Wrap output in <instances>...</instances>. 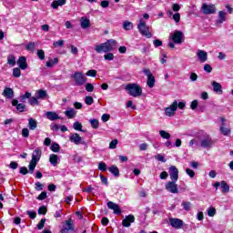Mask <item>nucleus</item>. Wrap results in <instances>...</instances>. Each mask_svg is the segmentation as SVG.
<instances>
[{"mask_svg": "<svg viewBox=\"0 0 233 233\" xmlns=\"http://www.w3.org/2000/svg\"><path fill=\"white\" fill-rule=\"evenodd\" d=\"M199 145L202 147V148H212L214 141L210 137L206 136L203 138H200Z\"/></svg>", "mask_w": 233, "mask_h": 233, "instance_id": "nucleus-10", "label": "nucleus"}, {"mask_svg": "<svg viewBox=\"0 0 233 233\" xmlns=\"http://www.w3.org/2000/svg\"><path fill=\"white\" fill-rule=\"evenodd\" d=\"M37 56H38L39 59H41V61H43V59H45V51L43 49L38 50Z\"/></svg>", "mask_w": 233, "mask_h": 233, "instance_id": "nucleus-59", "label": "nucleus"}, {"mask_svg": "<svg viewBox=\"0 0 233 233\" xmlns=\"http://www.w3.org/2000/svg\"><path fill=\"white\" fill-rule=\"evenodd\" d=\"M204 71L207 72L208 74H210L212 72V66H210L209 64H205Z\"/></svg>", "mask_w": 233, "mask_h": 233, "instance_id": "nucleus-54", "label": "nucleus"}, {"mask_svg": "<svg viewBox=\"0 0 233 233\" xmlns=\"http://www.w3.org/2000/svg\"><path fill=\"white\" fill-rule=\"evenodd\" d=\"M37 199L39 201H43V199H46V191H43L38 197Z\"/></svg>", "mask_w": 233, "mask_h": 233, "instance_id": "nucleus-62", "label": "nucleus"}, {"mask_svg": "<svg viewBox=\"0 0 233 233\" xmlns=\"http://www.w3.org/2000/svg\"><path fill=\"white\" fill-rule=\"evenodd\" d=\"M169 223L173 228H181L183 227V220L179 218H170Z\"/></svg>", "mask_w": 233, "mask_h": 233, "instance_id": "nucleus-20", "label": "nucleus"}, {"mask_svg": "<svg viewBox=\"0 0 233 233\" xmlns=\"http://www.w3.org/2000/svg\"><path fill=\"white\" fill-rule=\"evenodd\" d=\"M181 207L183 208V210H186V212H188L190 208H192V203L188 201H182Z\"/></svg>", "mask_w": 233, "mask_h": 233, "instance_id": "nucleus-34", "label": "nucleus"}, {"mask_svg": "<svg viewBox=\"0 0 233 233\" xmlns=\"http://www.w3.org/2000/svg\"><path fill=\"white\" fill-rule=\"evenodd\" d=\"M106 168H108L107 166H106V163L100 162L98 164V170H101L102 172H105V170H106Z\"/></svg>", "mask_w": 233, "mask_h": 233, "instance_id": "nucleus-49", "label": "nucleus"}, {"mask_svg": "<svg viewBox=\"0 0 233 233\" xmlns=\"http://www.w3.org/2000/svg\"><path fill=\"white\" fill-rule=\"evenodd\" d=\"M64 46H65V41L64 40H58V41L53 43V46H55V48H57V46L59 48H61Z\"/></svg>", "mask_w": 233, "mask_h": 233, "instance_id": "nucleus-45", "label": "nucleus"}, {"mask_svg": "<svg viewBox=\"0 0 233 233\" xmlns=\"http://www.w3.org/2000/svg\"><path fill=\"white\" fill-rule=\"evenodd\" d=\"M220 187L222 188V192L225 194L227 192H230V187L227 184V181L223 180L220 182Z\"/></svg>", "mask_w": 233, "mask_h": 233, "instance_id": "nucleus-32", "label": "nucleus"}, {"mask_svg": "<svg viewBox=\"0 0 233 233\" xmlns=\"http://www.w3.org/2000/svg\"><path fill=\"white\" fill-rule=\"evenodd\" d=\"M26 108V106L23 105V104H18L16 106V110L18 112H25V109Z\"/></svg>", "mask_w": 233, "mask_h": 233, "instance_id": "nucleus-60", "label": "nucleus"}, {"mask_svg": "<svg viewBox=\"0 0 233 233\" xmlns=\"http://www.w3.org/2000/svg\"><path fill=\"white\" fill-rule=\"evenodd\" d=\"M142 72L147 77V86L149 88H154L156 85V76H154V75L152 74V71H150V69L148 68H144Z\"/></svg>", "mask_w": 233, "mask_h": 233, "instance_id": "nucleus-6", "label": "nucleus"}, {"mask_svg": "<svg viewBox=\"0 0 233 233\" xmlns=\"http://www.w3.org/2000/svg\"><path fill=\"white\" fill-rule=\"evenodd\" d=\"M68 230H74V220L68 219L65 222L61 233H67Z\"/></svg>", "mask_w": 233, "mask_h": 233, "instance_id": "nucleus-15", "label": "nucleus"}, {"mask_svg": "<svg viewBox=\"0 0 233 233\" xmlns=\"http://www.w3.org/2000/svg\"><path fill=\"white\" fill-rule=\"evenodd\" d=\"M14 77H21V69L20 67H15L13 69Z\"/></svg>", "mask_w": 233, "mask_h": 233, "instance_id": "nucleus-44", "label": "nucleus"}, {"mask_svg": "<svg viewBox=\"0 0 233 233\" xmlns=\"http://www.w3.org/2000/svg\"><path fill=\"white\" fill-rule=\"evenodd\" d=\"M59 63V59L57 57L54 58L53 60H48L46 62V66L47 68H52L55 65H57Z\"/></svg>", "mask_w": 233, "mask_h": 233, "instance_id": "nucleus-31", "label": "nucleus"}, {"mask_svg": "<svg viewBox=\"0 0 233 233\" xmlns=\"http://www.w3.org/2000/svg\"><path fill=\"white\" fill-rule=\"evenodd\" d=\"M196 56L199 63H207L208 61V53H207L205 50L198 49Z\"/></svg>", "mask_w": 233, "mask_h": 233, "instance_id": "nucleus-12", "label": "nucleus"}, {"mask_svg": "<svg viewBox=\"0 0 233 233\" xmlns=\"http://www.w3.org/2000/svg\"><path fill=\"white\" fill-rule=\"evenodd\" d=\"M186 174L189 176V177H194V176H196V172L190 168L186 169Z\"/></svg>", "mask_w": 233, "mask_h": 233, "instance_id": "nucleus-57", "label": "nucleus"}, {"mask_svg": "<svg viewBox=\"0 0 233 233\" xmlns=\"http://www.w3.org/2000/svg\"><path fill=\"white\" fill-rule=\"evenodd\" d=\"M50 148L52 152H59L61 150V147L57 143H53Z\"/></svg>", "mask_w": 233, "mask_h": 233, "instance_id": "nucleus-42", "label": "nucleus"}, {"mask_svg": "<svg viewBox=\"0 0 233 233\" xmlns=\"http://www.w3.org/2000/svg\"><path fill=\"white\" fill-rule=\"evenodd\" d=\"M66 117H67L68 119H74V117H76V109L72 108V107H69L67 108V110H66L64 112Z\"/></svg>", "mask_w": 233, "mask_h": 233, "instance_id": "nucleus-24", "label": "nucleus"}, {"mask_svg": "<svg viewBox=\"0 0 233 233\" xmlns=\"http://www.w3.org/2000/svg\"><path fill=\"white\" fill-rule=\"evenodd\" d=\"M198 100H193L190 104L191 110H196L198 108Z\"/></svg>", "mask_w": 233, "mask_h": 233, "instance_id": "nucleus-61", "label": "nucleus"}, {"mask_svg": "<svg viewBox=\"0 0 233 233\" xmlns=\"http://www.w3.org/2000/svg\"><path fill=\"white\" fill-rule=\"evenodd\" d=\"M138 32H140L141 35H145L147 39H150L152 37V33H150V29L148 26H147V22L143 20V18L139 19L138 25H137Z\"/></svg>", "mask_w": 233, "mask_h": 233, "instance_id": "nucleus-5", "label": "nucleus"}, {"mask_svg": "<svg viewBox=\"0 0 233 233\" xmlns=\"http://www.w3.org/2000/svg\"><path fill=\"white\" fill-rule=\"evenodd\" d=\"M201 11L205 15H211L216 14V5L214 4H202Z\"/></svg>", "mask_w": 233, "mask_h": 233, "instance_id": "nucleus-8", "label": "nucleus"}, {"mask_svg": "<svg viewBox=\"0 0 233 233\" xmlns=\"http://www.w3.org/2000/svg\"><path fill=\"white\" fill-rule=\"evenodd\" d=\"M17 65L21 70H26L28 68V64H26V57L20 56L17 60Z\"/></svg>", "mask_w": 233, "mask_h": 233, "instance_id": "nucleus-22", "label": "nucleus"}, {"mask_svg": "<svg viewBox=\"0 0 233 233\" xmlns=\"http://www.w3.org/2000/svg\"><path fill=\"white\" fill-rule=\"evenodd\" d=\"M46 211H47L46 207L43 206V207L39 208L38 214H40V215L43 214L45 216V214H46Z\"/></svg>", "mask_w": 233, "mask_h": 233, "instance_id": "nucleus-63", "label": "nucleus"}, {"mask_svg": "<svg viewBox=\"0 0 233 233\" xmlns=\"http://www.w3.org/2000/svg\"><path fill=\"white\" fill-rule=\"evenodd\" d=\"M66 2V1H54L52 4H51V6L52 8H57L58 6H63L65 5Z\"/></svg>", "mask_w": 233, "mask_h": 233, "instance_id": "nucleus-37", "label": "nucleus"}, {"mask_svg": "<svg viewBox=\"0 0 233 233\" xmlns=\"http://www.w3.org/2000/svg\"><path fill=\"white\" fill-rule=\"evenodd\" d=\"M80 26L84 29L90 27V20L86 17H82L80 19Z\"/></svg>", "mask_w": 233, "mask_h": 233, "instance_id": "nucleus-27", "label": "nucleus"}, {"mask_svg": "<svg viewBox=\"0 0 233 233\" xmlns=\"http://www.w3.org/2000/svg\"><path fill=\"white\" fill-rule=\"evenodd\" d=\"M49 163H51L53 167H57V163H59V156L51 154L49 156Z\"/></svg>", "mask_w": 233, "mask_h": 233, "instance_id": "nucleus-25", "label": "nucleus"}, {"mask_svg": "<svg viewBox=\"0 0 233 233\" xmlns=\"http://www.w3.org/2000/svg\"><path fill=\"white\" fill-rule=\"evenodd\" d=\"M71 77L75 83V86H83V85H85V83L88 81V78H86V76L80 71L75 72L71 76Z\"/></svg>", "mask_w": 233, "mask_h": 233, "instance_id": "nucleus-4", "label": "nucleus"}, {"mask_svg": "<svg viewBox=\"0 0 233 233\" xmlns=\"http://www.w3.org/2000/svg\"><path fill=\"white\" fill-rule=\"evenodd\" d=\"M155 159H157V161H161V163H167V159H165V157L161 154L156 155Z\"/></svg>", "mask_w": 233, "mask_h": 233, "instance_id": "nucleus-48", "label": "nucleus"}, {"mask_svg": "<svg viewBox=\"0 0 233 233\" xmlns=\"http://www.w3.org/2000/svg\"><path fill=\"white\" fill-rule=\"evenodd\" d=\"M123 28L124 30L130 31L134 29V24L130 21H125L123 23Z\"/></svg>", "mask_w": 233, "mask_h": 233, "instance_id": "nucleus-30", "label": "nucleus"}, {"mask_svg": "<svg viewBox=\"0 0 233 233\" xmlns=\"http://www.w3.org/2000/svg\"><path fill=\"white\" fill-rule=\"evenodd\" d=\"M36 97L38 99H46V90H43V89H39L38 91H36Z\"/></svg>", "mask_w": 233, "mask_h": 233, "instance_id": "nucleus-33", "label": "nucleus"}, {"mask_svg": "<svg viewBox=\"0 0 233 233\" xmlns=\"http://www.w3.org/2000/svg\"><path fill=\"white\" fill-rule=\"evenodd\" d=\"M46 116L47 119H49V121H56L57 119H61L59 115H57V113H56L54 111H47L46 113Z\"/></svg>", "mask_w": 233, "mask_h": 233, "instance_id": "nucleus-23", "label": "nucleus"}, {"mask_svg": "<svg viewBox=\"0 0 233 233\" xmlns=\"http://www.w3.org/2000/svg\"><path fill=\"white\" fill-rule=\"evenodd\" d=\"M25 49L29 50L30 52H34L35 50V43L30 42L25 46Z\"/></svg>", "mask_w": 233, "mask_h": 233, "instance_id": "nucleus-40", "label": "nucleus"}, {"mask_svg": "<svg viewBox=\"0 0 233 233\" xmlns=\"http://www.w3.org/2000/svg\"><path fill=\"white\" fill-rule=\"evenodd\" d=\"M125 88L132 97H139L143 94V88L137 84H127Z\"/></svg>", "mask_w": 233, "mask_h": 233, "instance_id": "nucleus-3", "label": "nucleus"}, {"mask_svg": "<svg viewBox=\"0 0 233 233\" xmlns=\"http://www.w3.org/2000/svg\"><path fill=\"white\" fill-rule=\"evenodd\" d=\"M41 159V149H35L32 154V159L29 163V174H34V170H35V167H37V163Z\"/></svg>", "mask_w": 233, "mask_h": 233, "instance_id": "nucleus-2", "label": "nucleus"}, {"mask_svg": "<svg viewBox=\"0 0 233 233\" xmlns=\"http://www.w3.org/2000/svg\"><path fill=\"white\" fill-rule=\"evenodd\" d=\"M107 208H110V210L114 211V214H121V208H119V205L112 201L107 202Z\"/></svg>", "mask_w": 233, "mask_h": 233, "instance_id": "nucleus-19", "label": "nucleus"}, {"mask_svg": "<svg viewBox=\"0 0 233 233\" xmlns=\"http://www.w3.org/2000/svg\"><path fill=\"white\" fill-rule=\"evenodd\" d=\"M169 176L171 181H177V179H179V170L176 166H171L169 167Z\"/></svg>", "mask_w": 233, "mask_h": 233, "instance_id": "nucleus-14", "label": "nucleus"}, {"mask_svg": "<svg viewBox=\"0 0 233 233\" xmlns=\"http://www.w3.org/2000/svg\"><path fill=\"white\" fill-rule=\"evenodd\" d=\"M117 46V41L115 39H109L106 43L96 45L95 46V51L96 54H107V52H112Z\"/></svg>", "mask_w": 233, "mask_h": 233, "instance_id": "nucleus-1", "label": "nucleus"}, {"mask_svg": "<svg viewBox=\"0 0 233 233\" xmlns=\"http://www.w3.org/2000/svg\"><path fill=\"white\" fill-rule=\"evenodd\" d=\"M104 59L106 61H114V54L112 53H107L104 56Z\"/></svg>", "mask_w": 233, "mask_h": 233, "instance_id": "nucleus-50", "label": "nucleus"}, {"mask_svg": "<svg viewBox=\"0 0 233 233\" xmlns=\"http://www.w3.org/2000/svg\"><path fill=\"white\" fill-rule=\"evenodd\" d=\"M69 141L74 145H86V142L77 133H71L69 135Z\"/></svg>", "mask_w": 233, "mask_h": 233, "instance_id": "nucleus-9", "label": "nucleus"}, {"mask_svg": "<svg viewBox=\"0 0 233 233\" xmlns=\"http://www.w3.org/2000/svg\"><path fill=\"white\" fill-rule=\"evenodd\" d=\"M85 103L88 106L94 105V97H92L91 96H86Z\"/></svg>", "mask_w": 233, "mask_h": 233, "instance_id": "nucleus-43", "label": "nucleus"}, {"mask_svg": "<svg viewBox=\"0 0 233 233\" xmlns=\"http://www.w3.org/2000/svg\"><path fill=\"white\" fill-rule=\"evenodd\" d=\"M170 37L176 45H181L183 43V33L181 31H175Z\"/></svg>", "mask_w": 233, "mask_h": 233, "instance_id": "nucleus-13", "label": "nucleus"}, {"mask_svg": "<svg viewBox=\"0 0 233 233\" xmlns=\"http://www.w3.org/2000/svg\"><path fill=\"white\" fill-rule=\"evenodd\" d=\"M211 85L213 87V92H215V94H218V96H221V94H223V86H221L219 82L213 81Z\"/></svg>", "mask_w": 233, "mask_h": 233, "instance_id": "nucleus-17", "label": "nucleus"}, {"mask_svg": "<svg viewBox=\"0 0 233 233\" xmlns=\"http://www.w3.org/2000/svg\"><path fill=\"white\" fill-rule=\"evenodd\" d=\"M136 221V218H134V215H128L126 217V218L123 219L122 225L123 227L128 228L130 227L131 223H134Z\"/></svg>", "mask_w": 233, "mask_h": 233, "instance_id": "nucleus-21", "label": "nucleus"}, {"mask_svg": "<svg viewBox=\"0 0 233 233\" xmlns=\"http://www.w3.org/2000/svg\"><path fill=\"white\" fill-rule=\"evenodd\" d=\"M31 96H32V94H31L30 92H25V95H22V96H20V99H21V101H22L23 103H25V99H30Z\"/></svg>", "mask_w": 233, "mask_h": 233, "instance_id": "nucleus-47", "label": "nucleus"}, {"mask_svg": "<svg viewBox=\"0 0 233 233\" xmlns=\"http://www.w3.org/2000/svg\"><path fill=\"white\" fill-rule=\"evenodd\" d=\"M227 12L225 11H219L218 15V19L216 20V25H223L227 21Z\"/></svg>", "mask_w": 233, "mask_h": 233, "instance_id": "nucleus-16", "label": "nucleus"}, {"mask_svg": "<svg viewBox=\"0 0 233 233\" xmlns=\"http://www.w3.org/2000/svg\"><path fill=\"white\" fill-rule=\"evenodd\" d=\"M160 137L162 139H170V133L165 131V130H160L159 131Z\"/></svg>", "mask_w": 233, "mask_h": 233, "instance_id": "nucleus-39", "label": "nucleus"}, {"mask_svg": "<svg viewBox=\"0 0 233 233\" xmlns=\"http://www.w3.org/2000/svg\"><path fill=\"white\" fill-rule=\"evenodd\" d=\"M219 130H220V134H222V136H226V137L230 136V134L232 132L230 127H227V125L226 126H220Z\"/></svg>", "mask_w": 233, "mask_h": 233, "instance_id": "nucleus-26", "label": "nucleus"}, {"mask_svg": "<svg viewBox=\"0 0 233 233\" xmlns=\"http://www.w3.org/2000/svg\"><path fill=\"white\" fill-rule=\"evenodd\" d=\"M86 76H87V77H96V76H97V71L95 69L88 70L86 73Z\"/></svg>", "mask_w": 233, "mask_h": 233, "instance_id": "nucleus-41", "label": "nucleus"}, {"mask_svg": "<svg viewBox=\"0 0 233 233\" xmlns=\"http://www.w3.org/2000/svg\"><path fill=\"white\" fill-rule=\"evenodd\" d=\"M177 111V101L175 100L169 106L164 109L165 116L167 117H174L176 112Z\"/></svg>", "mask_w": 233, "mask_h": 233, "instance_id": "nucleus-7", "label": "nucleus"}, {"mask_svg": "<svg viewBox=\"0 0 233 233\" xmlns=\"http://www.w3.org/2000/svg\"><path fill=\"white\" fill-rule=\"evenodd\" d=\"M117 143H118L117 139L112 140V141L110 142V144H109V148H110L111 150H114L115 148H116Z\"/></svg>", "mask_w": 233, "mask_h": 233, "instance_id": "nucleus-52", "label": "nucleus"}, {"mask_svg": "<svg viewBox=\"0 0 233 233\" xmlns=\"http://www.w3.org/2000/svg\"><path fill=\"white\" fill-rule=\"evenodd\" d=\"M22 136L23 137H28V136H30V130H28V128H23Z\"/></svg>", "mask_w": 233, "mask_h": 233, "instance_id": "nucleus-58", "label": "nucleus"}, {"mask_svg": "<svg viewBox=\"0 0 233 233\" xmlns=\"http://www.w3.org/2000/svg\"><path fill=\"white\" fill-rule=\"evenodd\" d=\"M39 99L38 97H31L29 99V104L34 106V105H39V101L37 100Z\"/></svg>", "mask_w": 233, "mask_h": 233, "instance_id": "nucleus-55", "label": "nucleus"}, {"mask_svg": "<svg viewBox=\"0 0 233 233\" xmlns=\"http://www.w3.org/2000/svg\"><path fill=\"white\" fill-rule=\"evenodd\" d=\"M208 216H209V218H214L216 216V208H209L208 209Z\"/></svg>", "mask_w": 233, "mask_h": 233, "instance_id": "nucleus-46", "label": "nucleus"}, {"mask_svg": "<svg viewBox=\"0 0 233 233\" xmlns=\"http://www.w3.org/2000/svg\"><path fill=\"white\" fill-rule=\"evenodd\" d=\"M89 123H90L92 128H94L95 130H97V128H99V120L95 119V118H90Z\"/></svg>", "mask_w": 233, "mask_h": 233, "instance_id": "nucleus-35", "label": "nucleus"}, {"mask_svg": "<svg viewBox=\"0 0 233 233\" xmlns=\"http://www.w3.org/2000/svg\"><path fill=\"white\" fill-rule=\"evenodd\" d=\"M155 48H157L159 46H163V42L159 39H156L153 41Z\"/></svg>", "mask_w": 233, "mask_h": 233, "instance_id": "nucleus-56", "label": "nucleus"}, {"mask_svg": "<svg viewBox=\"0 0 233 233\" xmlns=\"http://www.w3.org/2000/svg\"><path fill=\"white\" fill-rule=\"evenodd\" d=\"M50 128H51V130H53L55 132H57V130H59V125H57V124H51L50 125Z\"/></svg>", "mask_w": 233, "mask_h": 233, "instance_id": "nucleus-64", "label": "nucleus"}, {"mask_svg": "<svg viewBox=\"0 0 233 233\" xmlns=\"http://www.w3.org/2000/svg\"><path fill=\"white\" fill-rule=\"evenodd\" d=\"M2 96L5 97V99H14V89H12V87H5Z\"/></svg>", "mask_w": 233, "mask_h": 233, "instance_id": "nucleus-18", "label": "nucleus"}, {"mask_svg": "<svg viewBox=\"0 0 233 233\" xmlns=\"http://www.w3.org/2000/svg\"><path fill=\"white\" fill-rule=\"evenodd\" d=\"M109 172L113 174V176H115V177H119V168L116 167V166H111L108 168Z\"/></svg>", "mask_w": 233, "mask_h": 233, "instance_id": "nucleus-28", "label": "nucleus"}, {"mask_svg": "<svg viewBox=\"0 0 233 233\" xmlns=\"http://www.w3.org/2000/svg\"><path fill=\"white\" fill-rule=\"evenodd\" d=\"M166 190L167 192H170V194H178L179 189L177 188V184H176V181H169L166 184Z\"/></svg>", "mask_w": 233, "mask_h": 233, "instance_id": "nucleus-11", "label": "nucleus"}, {"mask_svg": "<svg viewBox=\"0 0 233 233\" xmlns=\"http://www.w3.org/2000/svg\"><path fill=\"white\" fill-rule=\"evenodd\" d=\"M45 223H46V218H42L37 225L38 230H43V228H45Z\"/></svg>", "mask_w": 233, "mask_h": 233, "instance_id": "nucleus-51", "label": "nucleus"}, {"mask_svg": "<svg viewBox=\"0 0 233 233\" xmlns=\"http://www.w3.org/2000/svg\"><path fill=\"white\" fill-rule=\"evenodd\" d=\"M73 128H74V130L83 132V125L80 122H75L73 124Z\"/></svg>", "mask_w": 233, "mask_h": 233, "instance_id": "nucleus-38", "label": "nucleus"}, {"mask_svg": "<svg viewBox=\"0 0 233 233\" xmlns=\"http://www.w3.org/2000/svg\"><path fill=\"white\" fill-rule=\"evenodd\" d=\"M28 127L30 130H35V128H37V121H35L34 118H29Z\"/></svg>", "mask_w": 233, "mask_h": 233, "instance_id": "nucleus-29", "label": "nucleus"}, {"mask_svg": "<svg viewBox=\"0 0 233 233\" xmlns=\"http://www.w3.org/2000/svg\"><path fill=\"white\" fill-rule=\"evenodd\" d=\"M7 63L11 66H15V56L14 55H9L7 57Z\"/></svg>", "mask_w": 233, "mask_h": 233, "instance_id": "nucleus-36", "label": "nucleus"}, {"mask_svg": "<svg viewBox=\"0 0 233 233\" xmlns=\"http://www.w3.org/2000/svg\"><path fill=\"white\" fill-rule=\"evenodd\" d=\"M86 92H94V85L92 83L86 84Z\"/></svg>", "mask_w": 233, "mask_h": 233, "instance_id": "nucleus-53", "label": "nucleus"}]
</instances>
